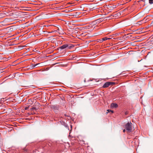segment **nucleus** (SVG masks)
<instances>
[{"label":"nucleus","instance_id":"obj_36","mask_svg":"<svg viewBox=\"0 0 153 153\" xmlns=\"http://www.w3.org/2000/svg\"><path fill=\"white\" fill-rule=\"evenodd\" d=\"M81 13H84V12H81Z\"/></svg>","mask_w":153,"mask_h":153},{"label":"nucleus","instance_id":"obj_30","mask_svg":"<svg viewBox=\"0 0 153 153\" xmlns=\"http://www.w3.org/2000/svg\"><path fill=\"white\" fill-rule=\"evenodd\" d=\"M125 114H127V112H126L125 113Z\"/></svg>","mask_w":153,"mask_h":153},{"label":"nucleus","instance_id":"obj_16","mask_svg":"<svg viewBox=\"0 0 153 153\" xmlns=\"http://www.w3.org/2000/svg\"><path fill=\"white\" fill-rule=\"evenodd\" d=\"M98 23H97V22H96V20L93 22L92 24L93 25H95L96 24H97Z\"/></svg>","mask_w":153,"mask_h":153},{"label":"nucleus","instance_id":"obj_9","mask_svg":"<svg viewBox=\"0 0 153 153\" xmlns=\"http://www.w3.org/2000/svg\"><path fill=\"white\" fill-rule=\"evenodd\" d=\"M79 15V13L78 12H76L73 13V14L69 15V16H76L77 17H78V16Z\"/></svg>","mask_w":153,"mask_h":153},{"label":"nucleus","instance_id":"obj_24","mask_svg":"<svg viewBox=\"0 0 153 153\" xmlns=\"http://www.w3.org/2000/svg\"><path fill=\"white\" fill-rule=\"evenodd\" d=\"M28 102H30V104H32L31 103V102H32L30 100H28Z\"/></svg>","mask_w":153,"mask_h":153},{"label":"nucleus","instance_id":"obj_35","mask_svg":"<svg viewBox=\"0 0 153 153\" xmlns=\"http://www.w3.org/2000/svg\"><path fill=\"white\" fill-rule=\"evenodd\" d=\"M61 9H58L57 10H61Z\"/></svg>","mask_w":153,"mask_h":153},{"label":"nucleus","instance_id":"obj_38","mask_svg":"<svg viewBox=\"0 0 153 153\" xmlns=\"http://www.w3.org/2000/svg\"><path fill=\"white\" fill-rule=\"evenodd\" d=\"M28 11H30L31 10H28Z\"/></svg>","mask_w":153,"mask_h":153},{"label":"nucleus","instance_id":"obj_34","mask_svg":"<svg viewBox=\"0 0 153 153\" xmlns=\"http://www.w3.org/2000/svg\"><path fill=\"white\" fill-rule=\"evenodd\" d=\"M87 10H82V11H86Z\"/></svg>","mask_w":153,"mask_h":153},{"label":"nucleus","instance_id":"obj_37","mask_svg":"<svg viewBox=\"0 0 153 153\" xmlns=\"http://www.w3.org/2000/svg\"><path fill=\"white\" fill-rule=\"evenodd\" d=\"M62 12H64V11H62Z\"/></svg>","mask_w":153,"mask_h":153},{"label":"nucleus","instance_id":"obj_23","mask_svg":"<svg viewBox=\"0 0 153 153\" xmlns=\"http://www.w3.org/2000/svg\"><path fill=\"white\" fill-rule=\"evenodd\" d=\"M3 69H0V73H2L3 72Z\"/></svg>","mask_w":153,"mask_h":153},{"label":"nucleus","instance_id":"obj_21","mask_svg":"<svg viewBox=\"0 0 153 153\" xmlns=\"http://www.w3.org/2000/svg\"><path fill=\"white\" fill-rule=\"evenodd\" d=\"M70 10H65V12H66V13H68V12H71V11H70Z\"/></svg>","mask_w":153,"mask_h":153},{"label":"nucleus","instance_id":"obj_4","mask_svg":"<svg viewBox=\"0 0 153 153\" xmlns=\"http://www.w3.org/2000/svg\"><path fill=\"white\" fill-rule=\"evenodd\" d=\"M123 11L122 10L120 12H117L114 13L113 14V16L116 18L118 17L121 15V13H123Z\"/></svg>","mask_w":153,"mask_h":153},{"label":"nucleus","instance_id":"obj_27","mask_svg":"<svg viewBox=\"0 0 153 153\" xmlns=\"http://www.w3.org/2000/svg\"><path fill=\"white\" fill-rule=\"evenodd\" d=\"M0 9H1L2 10H4V8H3L2 7H0Z\"/></svg>","mask_w":153,"mask_h":153},{"label":"nucleus","instance_id":"obj_15","mask_svg":"<svg viewBox=\"0 0 153 153\" xmlns=\"http://www.w3.org/2000/svg\"><path fill=\"white\" fill-rule=\"evenodd\" d=\"M149 3L150 4H153V0H149Z\"/></svg>","mask_w":153,"mask_h":153},{"label":"nucleus","instance_id":"obj_3","mask_svg":"<svg viewBox=\"0 0 153 153\" xmlns=\"http://www.w3.org/2000/svg\"><path fill=\"white\" fill-rule=\"evenodd\" d=\"M114 84L115 83L114 82H106L104 83L102 87L103 88H107L110 85H114Z\"/></svg>","mask_w":153,"mask_h":153},{"label":"nucleus","instance_id":"obj_1","mask_svg":"<svg viewBox=\"0 0 153 153\" xmlns=\"http://www.w3.org/2000/svg\"><path fill=\"white\" fill-rule=\"evenodd\" d=\"M74 47V46L73 45H70L66 44L59 47L58 48V50H59L60 51L64 49L67 50L70 49L71 48Z\"/></svg>","mask_w":153,"mask_h":153},{"label":"nucleus","instance_id":"obj_28","mask_svg":"<svg viewBox=\"0 0 153 153\" xmlns=\"http://www.w3.org/2000/svg\"><path fill=\"white\" fill-rule=\"evenodd\" d=\"M142 21H140V22H138V23H138V24H139V25H140V22H141Z\"/></svg>","mask_w":153,"mask_h":153},{"label":"nucleus","instance_id":"obj_19","mask_svg":"<svg viewBox=\"0 0 153 153\" xmlns=\"http://www.w3.org/2000/svg\"><path fill=\"white\" fill-rule=\"evenodd\" d=\"M103 42V41L102 40V39L99 40L98 41V42H100V43H101V42Z\"/></svg>","mask_w":153,"mask_h":153},{"label":"nucleus","instance_id":"obj_14","mask_svg":"<svg viewBox=\"0 0 153 153\" xmlns=\"http://www.w3.org/2000/svg\"><path fill=\"white\" fill-rule=\"evenodd\" d=\"M30 109L31 111H32L33 110H36L37 109H36L35 107H33V108H31Z\"/></svg>","mask_w":153,"mask_h":153},{"label":"nucleus","instance_id":"obj_26","mask_svg":"<svg viewBox=\"0 0 153 153\" xmlns=\"http://www.w3.org/2000/svg\"><path fill=\"white\" fill-rule=\"evenodd\" d=\"M36 151H38V150H36L35 151H34V153H37L36 152Z\"/></svg>","mask_w":153,"mask_h":153},{"label":"nucleus","instance_id":"obj_2","mask_svg":"<svg viewBox=\"0 0 153 153\" xmlns=\"http://www.w3.org/2000/svg\"><path fill=\"white\" fill-rule=\"evenodd\" d=\"M125 128L126 131L129 132H131L132 129V124L131 122H128L126 123L125 125Z\"/></svg>","mask_w":153,"mask_h":153},{"label":"nucleus","instance_id":"obj_22","mask_svg":"<svg viewBox=\"0 0 153 153\" xmlns=\"http://www.w3.org/2000/svg\"><path fill=\"white\" fill-rule=\"evenodd\" d=\"M29 106H27V107H26L25 108V110H27L29 108Z\"/></svg>","mask_w":153,"mask_h":153},{"label":"nucleus","instance_id":"obj_6","mask_svg":"<svg viewBox=\"0 0 153 153\" xmlns=\"http://www.w3.org/2000/svg\"><path fill=\"white\" fill-rule=\"evenodd\" d=\"M7 29L9 32H11L15 30V27L14 26H12L7 28Z\"/></svg>","mask_w":153,"mask_h":153},{"label":"nucleus","instance_id":"obj_18","mask_svg":"<svg viewBox=\"0 0 153 153\" xmlns=\"http://www.w3.org/2000/svg\"><path fill=\"white\" fill-rule=\"evenodd\" d=\"M107 111H108V112H111L112 113H113L114 112V111H113L109 109L107 110Z\"/></svg>","mask_w":153,"mask_h":153},{"label":"nucleus","instance_id":"obj_12","mask_svg":"<svg viewBox=\"0 0 153 153\" xmlns=\"http://www.w3.org/2000/svg\"><path fill=\"white\" fill-rule=\"evenodd\" d=\"M39 64H40V63L37 64H35V65H34L33 64H32L31 65L30 67H31V68H34L36 66H37V65H39Z\"/></svg>","mask_w":153,"mask_h":153},{"label":"nucleus","instance_id":"obj_7","mask_svg":"<svg viewBox=\"0 0 153 153\" xmlns=\"http://www.w3.org/2000/svg\"><path fill=\"white\" fill-rule=\"evenodd\" d=\"M104 19L105 18H100L96 20V22H97V23H99L103 21Z\"/></svg>","mask_w":153,"mask_h":153},{"label":"nucleus","instance_id":"obj_17","mask_svg":"<svg viewBox=\"0 0 153 153\" xmlns=\"http://www.w3.org/2000/svg\"><path fill=\"white\" fill-rule=\"evenodd\" d=\"M73 6H70L69 7H69V9H70L71 10H72L74 8H73Z\"/></svg>","mask_w":153,"mask_h":153},{"label":"nucleus","instance_id":"obj_10","mask_svg":"<svg viewBox=\"0 0 153 153\" xmlns=\"http://www.w3.org/2000/svg\"><path fill=\"white\" fill-rule=\"evenodd\" d=\"M52 108L54 110H56L58 109L59 107L58 106L53 105L52 106Z\"/></svg>","mask_w":153,"mask_h":153},{"label":"nucleus","instance_id":"obj_29","mask_svg":"<svg viewBox=\"0 0 153 153\" xmlns=\"http://www.w3.org/2000/svg\"><path fill=\"white\" fill-rule=\"evenodd\" d=\"M123 132H125V129H124V130H123Z\"/></svg>","mask_w":153,"mask_h":153},{"label":"nucleus","instance_id":"obj_32","mask_svg":"<svg viewBox=\"0 0 153 153\" xmlns=\"http://www.w3.org/2000/svg\"><path fill=\"white\" fill-rule=\"evenodd\" d=\"M128 9V8H125L124 10H127Z\"/></svg>","mask_w":153,"mask_h":153},{"label":"nucleus","instance_id":"obj_31","mask_svg":"<svg viewBox=\"0 0 153 153\" xmlns=\"http://www.w3.org/2000/svg\"><path fill=\"white\" fill-rule=\"evenodd\" d=\"M102 15H106V13L104 14L103 13H102Z\"/></svg>","mask_w":153,"mask_h":153},{"label":"nucleus","instance_id":"obj_5","mask_svg":"<svg viewBox=\"0 0 153 153\" xmlns=\"http://www.w3.org/2000/svg\"><path fill=\"white\" fill-rule=\"evenodd\" d=\"M7 13H8L7 12H4L3 11L1 12L0 13V18L4 17L5 16H8Z\"/></svg>","mask_w":153,"mask_h":153},{"label":"nucleus","instance_id":"obj_25","mask_svg":"<svg viewBox=\"0 0 153 153\" xmlns=\"http://www.w3.org/2000/svg\"><path fill=\"white\" fill-rule=\"evenodd\" d=\"M81 8L82 9H84V6H82V7H81Z\"/></svg>","mask_w":153,"mask_h":153},{"label":"nucleus","instance_id":"obj_20","mask_svg":"<svg viewBox=\"0 0 153 153\" xmlns=\"http://www.w3.org/2000/svg\"><path fill=\"white\" fill-rule=\"evenodd\" d=\"M65 126L67 128H68V125L67 124H65Z\"/></svg>","mask_w":153,"mask_h":153},{"label":"nucleus","instance_id":"obj_33","mask_svg":"<svg viewBox=\"0 0 153 153\" xmlns=\"http://www.w3.org/2000/svg\"><path fill=\"white\" fill-rule=\"evenodd\" d=\"M151 24H153V20L152 21Z\"/></svg>","mask_w":153,"mask_h":153},{"label":"nucleus","instance_id":"obj_8","mask_svg":"<svg viewBox=\"0 0 153 153\" xmlns=\"http://www.w3.org/2000/svg\"><path fill=\"white\" fill-rule=\"evenodd\" d=\"M111 108H117L118 107V105L117 103H112L111 105Z\"/></svg>","mask_w":153,"mask_h":153},{"label":"nucleus","instance_id":"obj_13","mask_svg":"<svg viewBox=\"0 0 153 153\" xmlns=\"http://www.w3.org/2000/svg\"><path fill=\"white\" fill-rule=\"evenodd\" d=\"M111 39V38H107V37H104L103 38H102V40L103 41H105V40H107L108 39Z\"/></svg>","mask_w":153,"mask_h":153},{"label":"nucleus","instance_id":"obj_11","mask_svg":"<svg viewBox=\"0 0 153 153\" xmlns=\"http://www.w3.org/2000/svg\"><path fill=\"white\" fill-rule=\"evenodd\" d=\"M27 13L24 12H21L19 14H20V16H23L27 14H26Z\"/></svg>","mask_w":153,"mask_h":153}]
</instances>
